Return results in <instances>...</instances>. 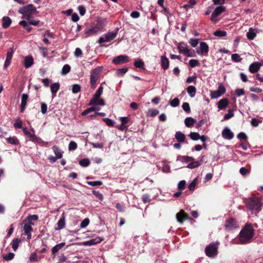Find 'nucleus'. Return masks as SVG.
Segmentation results:
<instances>
[{
  "label": "nucleus",
  "instance_id": "20",
  "mask_svg": "<svg viewBox=\"0 0 263 263\" xmlns=\"http://www.w3.org/2000/svg\"><path fill=\"white\" fill-rule=\"evenodd\" d=\"M65 227V217L63 214L62 217L59 220L57 226L55 227V230H61L64 229Z\"/></svg>",
  "mask_w": 263,
  "mask_h": 263
},
{
  "label": "nucleus",
  "instance_id": "50",
  "mask_svg": "<svg viewBox=\"0 0 263 263\" xmlns=\"http://www.w3.org/2000/svg\"><path fill=\"white\" fill-rule=\"evenodd\" d=\"M222 95L217 90L215 91H213L211 92V98L212 99H216L222 96Z\"/></svg>",
  "mask_w": 263,
  "mask_h": 263
},
{
  "label": "nucleus",
  "instance_id": "4",
  "mask_svg": "<svg viewBox=\"0 0 263 263\" xmlns=\"http://www.w3.org/2000/svg\"><path fill=\"white\" fill-rule=\"evenodd\" d=\"M103 87H102V84H101L93 95L92 98L91 99L88 104L89 105H105V103L104 100L103 99L100 98V97L103 93Z\"/></svg>",
  "mask_w": 263,
  "mask_h": 263
},
{
  "label": "nucleus",
  "instance_id": "19",
  "mask_svg": "<svg viewBox=\"0 0 263 263\" xmlns=\"http://www.w3.org/2000/svg\"><path fill=\"white\" fill-rule=\"evenodd\" d=\"M222 136L226 139L231 140L233 138L234 134L229 128L226 127L222 132Z\"/></svg>",
  "mask_w": 263,
  "mask_h": 263
},
{
  "label": "nucleus",
  "instance_id": "9",
  "mask_svg": "<svg viewBox=\"0 0 263 263\" xmlns=\"http://www.w3.org/2000/svg\"><path fill=\"white\" fill-rule=\"evenodd\" d=\"M239 227L237 221L233 218H229L227 219L224 223V228L227 231H232Z\"/></svg>",
  "mask_w": 263,
  "mask_h": 263
},
{
  "label": "nucleus",
  "instance_id": "6",
  "mask_svg": "<svg viewBox=\"0 0 263 263\" xmlns=\"http://www.w3.org/2000/svg\"><path fill=\"white\" fill-rule=\"evenodd\" d=\"M103 67L98 66L91 70L90 77V84L91 88L95 89L97 86V81L99 80Z\"/></svg>",
  "mask_w": 263,
  "mask_h": 263
},
{
  "label": "nucleus",
  "instance_id": "2",
  "mask_svg": "<svg viewBox=\"0 0 263 263\" xmlns=\"http://www.w3.org/2000/svg\"><path fill=\"white\" fill-rule=\"evenodd\" d=\"M254 230L250 224H247L241 230L239 239L241 243L248 242L254 235Z\"/></svg>",
  "mask_w": 263,
  "mask_h": 263
},
{
  "label": "nucleus",
  "instance_id": "24",
  "mask_svg": "<svg viewBox=\"0 0 263 263\" xmlns=\"http://www.w3.org/2000/svg\"><path fill=\"white\" fill-rule=\"evenodd\" d=\"M229 104V100L227 98H223L218 102V108L219 109H223L225 108Z\"/></svg>",
  "mask_w": 263,
  "mask_h": 263
},
{
  "label": "nucleus",
  "instance_id": "46",
  "mask_svg": "<svg viewBox=\"0 0 263 263\" xmlns=\"http://www.w3.org/2000/svg\"><path fill=\"white\" fill-rule=\"evenodd\" d=\"M190 137L193 140H198L200 138V136L198 133L191 132L189 135Z\"/></svg>",
  "mask_w": 263,
  "mask_h": 263
},
{
  "label": "nucleus",
  "instance_id": "62",
  "mask_svg": "<svg viewBox=\"0 0 263 263\" xmlns=\"http://www.w3.org/2000/svg\"><path fill=\"white\" fill-rule=\"evenodd\" d=\"M217 90L222 95H223L226 92V88L222 83L218 84Z\"/></svg>",
  "mask_w": 263,
  "mask_h": 263
},
{
  "label": "nucleus",
  "instance_id": "44",
  "mask_svg": "<svg viewBox=\"0 0 263 263\" xmlns=\"http://www.w3.org/2000/svg\"><path fill=\"white\" fill-rule=\"evenodd\" d=\"M79 164L82 166L86 167L89 165L90 161L87 158H84L80 160Z\"/></svg>",
  "mask_w": 263,
  "mask_h": 263
},
{
  "label": "nucleus",
  "instance_id": "37",
  "mask_svg": "<svg viewBox=\"0 0 263 263\" xmlns=\"http://www.w3.org/2000/svg\"><path fill=\"white\" fill-rule=\"evenodd\" d=\"M134 64L136 68H141L143 70L145 69L144 66V63L142 59L136 60L134 62Z\"/></svg>",
  "mask_w": 263,
  "mask_h": 263
},
{
  "label": "nucleus",
  "instance_id": "56",
  "mask_svg": "<svg viewBox=\"0 0 263 263\" xmlns=\"http://www.w3.org/2000/svg\"><path fill=\"white\" fill-rule=\"evenodd\" d=\"M77 144L74 141H70L68 145V149L69 151H73L77 149Z\"/></svg>",
  "mask_w": 263,
  "mask_h": 263
},
{
  "label": "nucleus",
  "instance_id": "64",
  "mask_svg": "<svg viewBox=\"0 0 263 263\" xmlns=\"http://www.w3.org/2000/svg\"><path fill=\"white\" fill-rule=\"evenodd\" d=\"M199 43L198 39H191L189 41V43L193 47H195L197 46Z\"/></svg>",
  "mask_w": 263,
  "mask_h": 263
},
{
  "label": "nucleus",
  "instance_id": "18",
  "mask_svg": "<svg viewBox=\"0 0 263 263\" xmlns=\"http://www.w3.org/2000/svg\"><path fill=\"white\" fill-rule=\"evenodd\" d=\"M13 50L12 48H10L7 51L6 58L4 65V67L5 69H7L8 66L10 64L11 61L12 60L13 56Z\"/></svg>",
  "mask_w": 263,
  "mask_h": 263
},
{
  "label": "nucleus",
  "instance_id": "52",
  "mask_svg": "<svg viewBox=\"0 0 263 263\" xmlns=\"http://www.w3.org/2000/svg\"><path fill=\"white\" fill-rule=\"evenodd\" d=\"M234 115V114L233 110L232 109H229L228 112L224 116L223 119L224 120H229L232 117H233Z\"/></svg>",
  "mask_w": 263,
  "mask_h": 263
},
{
  "label": "nucleus",
  "instance_id": "40",
  "mask_svg": "<svg viewBox=\"0 0 263 263\" xmlns=\"http://www.w3.org/2000/svg\"><path fill=\"white\" fill-rule=\"evenodd\" d=\"M23 123L22 121L21 120L20 118H17L15 120V123L13 124V126L16 129H23L22 127Z\"/></svg>",
  "mask_w": 263,
  "mask_h": 263
},
{
  "label": "nucleus",
  "instance_id": "23",
  "mask_svg": "<svg viewBox=\"0 0 263 263\" xmlns=\"http://www.w3.org/2000/svg\"><path fill=\"white\" fill-rule=\"evenodd\" d=\"M118 31V28H117V30L115 32H110L104 34V35L105 37V41H106V42H109L114 40L117 35Z\"/></svg>",
  "mask_w": 263,
  "mask_h": 263
},
{
  "label": "nucleus",
  "instance_id": "11",
  "mask_svg": "<svg viewBox=\"0 0 263 263\" xmlns=\"http://www.w3.org/2000/svg\"><path fill=\"white\" fill-rule=\"evenodd\" d=\"M23 132L27 140L34 143L38 141L39 138L35 134L29 131L26 127L23 128Z\"/></svg>",
  "mask_w": 263,
  "mask_h": 263
},
{
  "label": "nucleus",
  "instance_id": "27",
  "mask_svg": "<svg viewBox=\"0 0 263 263\" xmlns=\"http://www.w3.org/2000/svg\"><path fill=\"white\" fill-rule=\"evenodd\" d=\"M65 245V242H61L55 245L51 249V253L52 255H54L57 253H58L63 247Z\"/></svg>",
  "mask_w": 263,
  "mask_h": 263
},
{
  "label": "nucleus",
  "instance_id": "57",
  "mask_svg": "<svg viewBox=\"0 0 263 263\" xmlns=\"http://www.w3.org/2000/svg\"><path fill=\"white\" fill-rule=\"evenodd\" d=\"M87 183L91 186H100L103 184L101 181H88Z\"/></svg>",
  "mask_w": 263,
  "mask_h": 263
},
{
  "label": "nucleus",
  "instance_id": "47",
  "mask_svg": "<svg viewBox=\"0 0 263 263\" xmlns=\"http://www.w3.org/2000/svg\"><path fill=\"white\" fill-rule=\"evenodd\" d=\"M189 65L191 67H194L200 65V63L198 60L196 59H191L189 61Z\"/></svg>",
  "mask_w": 263,
  "mask_h": 263
},
{
  "label": "nucleus",
  "instance_id": "51",
  "mask_svg": "<svg viewBox=\"0 0 263 263\" xmlns=\"http://www.w3.org/2000/svg\"><path fill=\"white\" fill-rule=\"evenodd\" d=\"M14 257V254L13 253L10 252L8 254L5 255L3 256V258L5 260H11L13 259Z\"/></svg>",
  "mask_w": 263,
  "mask_h": 263
},
{
  "label": "nucleus",
  "instance_id": "1",
  "mask_svg": "<svg viewBox=\"0 0 263 263\" xmlns=\"http://www.w3.org/2000/svg\"><path fill=\"white\" fill-rule=\"evenodd\" d=\"M246 204L252 213H257L260 210L263 203L261 202V198L257 197H252L246 200Z\"/></svg>",
  "mask_w": 263,
  "mask_h": 263
},
{
  "label": "nucleus",
  "instance_id": "22",
  "mask_svg": "<svg viewBox=\"0 0 263 263\" xmlns=\"http://www.w3.org/2000/svg\"><path fill=\"white\" fill-rule=\"evenodd\" d=\"M161 66L164 70H166L169 67L170 62L167 57L165 55H162L161 57Z\"/></svg>",
  "mask_w": 263,
  "mask_h": 263
},
{
  "label": "nucleus",
  "instance_id": "38",
  "mask_svg": "<svg viewBox=\"0 0 263 263\" xmlns=\"http://www.w3.org/2000/svg\"><path fill=\"white\" fill-rule=\"evenodd\" d=\"M187 92L191 97H194L196 92V87L194 86H189L186 89Z\"/></svg>",
  "mask_w": 263,
  "mask_h": 263
},
{
  "label": "nucleus",
  "instance_id": "14",
  "mask_svg": "<svg viewBox=\"0 0 263 263\" xmlns=\"http://www.w3.org/2000/svg\"><path fill=\"white\" fill-rule=\"evenodd\" d=\"M129 61V57L126 55H120L115 58L112 62L116 65L126 63Z\"/></svg>",
  "mask_w": 263,
  "mask_h": 263
},
{
  "label": "nucleus",
  "instance_id": "36",
  "mask_svg": "<svg viewBox=\"0 0 263 263\" xmlns=\"http://www.w3.org/2000/svg\"><path fill=\"white\" fill-rule=\"evenodd\" d=\"M60 88V84L59 83H54L50 85V90L52 93L54 95L56 94Z\"/></svg>",
  "mask_w": 263,
  "mask_h": 263
},
{
  "label": "nucleus",
  "instance_id": "10",
  "mask_svg": "<svg viewBox=\"0 0 263 263\" xmlns=\"http://www.w3.org/2000/svg\"><path fill=\"white\" fill-rule=\"evenodd\" d=\"M21 224L23 226L25 234L27 236V239L30 240L31 238V232L33 231V228H32L33 225L29 223V222H25L24 220L23 221Z\"/></svg>",
  "mask_w": 263,
  "mask_h": 263
},
{
  "label": "nucleus",
  "instance_id": "26",
  "mask_svg": "<svg viewBox=\"0 0 263 263\" xmlns=\"http://www.w3.org/2000/svg\"><path fill=\"white\" fill-rule=\"evenodd\" d=\"M52 148L55 155V157H57L58 159H61L62 158L63 152L62 151L58 146L54 145L52 146Z\"/></svg>",
  "mask_w": 263,
  "mask_h": 263
},
{
  "label": "nucleus",
  "instance_id": "34",
  "mask_svg": "<svg viewBox=\"0 0 263 263\" xmlns=\"http://www.w3.org/2000/svg\"><path fill=\"white\" fill-rule=\"evenodd\" d=\"M256 35L255 30L252 28H250L249 31L247 33V38L250 40H253Z\"/></svg>",
  "mask_w": 263,
  "mask_h": 263
},
{
  "label": "nucleus",
  "instance_id": "42",
  "mask_svg": "<svg viewBox=\"0 0 263 263\" xmlns=\"http://www.w3.org/2000/svg\"><path fill=\"white\" fill-rule=\"evenodd\" d=\"M200 165V163L198 161H195V160L192 161L190 163L187 165V167L189 168L193 169L198 167Z\"/></svg>",
  "mask_w": 263,
  "mask_h": 263
},
{
  "label": "nucleus",
  "instance_id": "28",
  "mask_svg": "<svg viewBox=\"0 0 263 263\" xmlns=\"http://www.w3.org/2000/svg\"><path fill=\"white\" fill-rule=\"evenodd\" d=\"M33 64V59L31 56H27L24 60V66L25 68L30 67Z\"/></svg>",
  "mask_w": 263,
  "mask_h": 263
},
{
  "label": "nucleus",
  "instance_id": "45",
  "mask_svg": "<svg viewBox=\"0 0 263 263\" xmlns=\"http://www.w3.org/2000/svg\"><path fill=\"white\" fill-rule=\"evenodd\" d=\"M19 242L20 240L17 238L14 239L12 240L11 246L14 251H15L18 247Z\"/></svg>",
  "mask_w": 263,
  "mask_h": 263
},
{
  "label": "nucleus",
  "instance_id": "48",
  "mask_svg": "<svg viewBox=\"0 0 263 263\" xmlns=\"http://www.w3.org/2000/svg\"><path fill=\"white\" fill-rule=\"evenodd\" d=\"M70 69H71V68L69 65H68V64L65 65L62 68V74H67L68 72H70Z\"/></svg>",
  "mask_w": 263,
  "mask_h": 263
},
{
  "label": "nucleus",
  "instance_id": "43",
  "mask_svg": "<svg viewBox=\"0 0 263 263\" xmlns=\"http://www.w3.org/2000/svg\"><path fill=\"white\" fill-rule=\"evenodd\" d=\"M232 60L235 62H240L242 60V58L237 53L232 54L231 55Z\"/></svg>",
  "mask_w": 263,
  "mask_h": 263
},
{
  "label": "nucleus",
  "instance_id": "3",
  "mask_svg": "<svg viewBox=\"0 0 263 263\" xmlns=\"http://www.w3.org/2000/svg\"><path fill=\"white\" fill-rule=\"evenodd\" d=\"M18 12L22 14V18L29 20L32 14L37 13V11L36 8L32 4H29L20 8Z\"/></svg>",
  "mask_w": 263,
  "mask_h": 263
},
{
  "label": "nucleus",
  "instance_id": "61",
  "mask_svg": "<svg viewBox=\"0 0 263 263\" xmlns=\"http://www.w3.org/2000/svg\"><path fill=\"white\" fill-rule=\"evenodd\" d=\"M41 112L43 114H45L47 111V104L44 102H41Z\"/></svg>",
  "mask_w": 263,
  "mask_h": 263
},
{
  "label": "nucleus",
  "instance_id": "29",
  "mask_svg": "<svg viewBox=\"0 0 263 263\" xmlns=\"http://www.w3.org/2000/svg\"><path fill=\"white\" fill-rule=\"evenodd\" d=\"M175 138L180 143L183 142L185 140V136L181 132H177L175 135Z\"/></svg>",
  "mask_w": 263,
  "mask_h": 263
},
{
  "label": "nucleus",
  "instance_id": "30",
  "mask_svg": "<svg viewBox=\"0 0 263 263\" xmlns=\"http://www.w3.org/2000/svg\"><path fill=\"white\" fill-rule=\"evenodd\" d=\"M196 122V120L192 117H187L184 120V124L187 127H192Z\"/></svg>",
  "mask_w": 263,
  "mask_h": 263
},
{
  "label": "nucleus",
  "instance_id": "55",
  "mask_svg": "<svg viewBox=\"0 0 263 263\" xmlns=\"http://www.w3.org/2000/svg\"><path fill=\"white\" fill-rule=\"evenodd\" d=\"M179 100L177 98H175L170 101V105L173 107H177L179 104Z\"/></svg>",
  "mask_w": 263,
  "mask_h": 263
},
{
  "label": "nucleus",
  "instance_id": "53",
  "mask_svg": "<svg viewBox=\"0 0 263 263\" xmlns=\"http://www.w3.org/2000/svg\"><path fill=\"white\" fill-rule=\"evenodd\" d=\"M235 95L236 97H240L245 95V90L242 88H237L235 90Z\"/></svg>",
  "mask_w": 263,
  "mask_h": 263
},
{
  "label": "nucleus",
  "instance_id": "39",
  "mask_svg": "<svg viewBox=\"0 0 263 263\" xmlns=\"http://www.w3.org/2000/svg\"><path fill=\"white\" fill-rule=\"evenodd\" d=\"M159 111L158 110L156 109H151L148 110L146 114L147 117H154L159 114Z\"/></svg>",
  "mask_w": 263,
  "mask_h": 263
},
{
  "label": "nucleus",
  "instance_id": "21",
  "mask_svg": "<svg viewBox=\"0 0 263 263\" xmlns=\"http://www.w3.org/2000/svg\"><path fill=\"white\" fill-rule=\"evenodd\" d=\"M28 99V95L26 93H23L21 98V112H23L26 105Z\"/></svg>",
  "mask_w": 263,
  "mask_h": 263
},
{
  "label": "nucleus",
  "instance_id": "32",
  "mask_svg": "<svg viewBox=\"0 0 263 263\" xmlns=\"http://www.w3.org/2000/svg\"><path fill=\"white\" fill-rule=\"evenodd\" d=\"M6 140L8 143L12 145H16L20 144L18 139L15 136L8 137Z\"/></svg>",
  "mask_w": 263,
  "mask_h": 263
},
{
  "label": "nucleus",
  "instance_id": "35",
  "mask_svg": "<svg viewBox=\"0 0 263 263\" xmlns=\"http://www.w3.org/2000/svg\"><path fill=\"white\" fill-rule=\"evenodd\" d=\"M99 109H100V108L98 107H95V106L91 107L89 108H87V109L84 110L82 112L81 115H82V116H86V115L89 114L91 112L98 111Z\"/></svg>",
  "mask_w": 263,
  "mask_h": 263
},
{
  "label": "nucleus",
  "instance_id": "31",
  "mask_svg": "<svg viewBox=\"0 0 263 263\" xmlns=\"http://www.w3.org/2000/svg\"><path fill=\"white\" fill-rule=\"evenodd\" d=\"M18 24L20 25L23 26V28L28 32L31 31L32 29V28L31 27V25L29 24V22L25 20L20 21Z\"/></svg>",
  "mask_w": 263,
  "mask_h": 263
},
{
  "label": "nucleus",
  "instance_id": "41",
  "mask_svg": "<svg viewBox=\"0 0 263 263\" xmlns=\"http://www.w3.org/2000/svg\"><path fill=\"white\" fill-rule=\"evenodd\" d=\"M227 32L225 31H222L220 30H217L213 33V35L218 37H224L227 35Z\"/></svg>",
  "mask_w": 263,
  "mask_h": 263
},
{
  "label": "nucleus",
  "instance_id": "59",
  "mask_svg": "<svg viewBox=\"0 0 263 263\" xmlns=\"http://www.w3.org/2000/svg\"><path fill=\"white\" fill-rule=\"evenodd\" d=\"M92 193L97 198H98L101 201L103 200V199H104L103 195L100 192L96 191H93Z\"/></svg>",
  "mask_w": 263,
  "mask_h": 263
},
{
  "label": "nucleus",
  "instance_id": "8",
  "mask_svg": "<svg viewBox=\"0 0 263 263\" xmlns=\"http://www.w3.org/2000/svg\"><path fill=\"white\" fill-rule=\"evenodd\" d=\"M219 243L213 242L210 243L205 248V253L209 257H214L218 254V248Z\"/></svg>",
  "mask_w": 263,
  "mask_h": 263
},
{
  "label": "nucleus",
  "instance_id": "33",
  "mask_svg": "<svg viewBox=\"0 0 263 263\" xmlns=\"http://www.w3.org/2000/svg\"><path fill=\"white\" fill-rule=\"evenodd\" d=\"M38 219V216L37 215H30L26 218H25L24 220L25 222H29V223L34 225V223L32 222V220L36 221Z\"/></svg>",
  "mask_w": 263,
  "mask_h": 263
},
{
  "label": "nucleus",
  "instance_id": "12",
  "mask_svg": "<svg viewBox=\"0 0 263 263\" xmlns=\"http://www.w3.org/2000/svg\"><path fill=\"white\" fill-rule=\"evenodd\" d=\"M176 218L180 223H182L185 220H193V219L190 217L183 210H180L179 212L177 213Z\"/></svg>",
  "mask_w": 263,
  "mask_h": 263
},
{
  "label": "nucleus",
  "instance_id": "60",
  "mask_svg": "<svg viewBox=\"0 0 263 263\" xmlns=\"http://www.w3.org/2000/svg\"><path fill=\"white\" fill-rule=\"evenodd\" d=\"M39 49L44 57H46L48 55V52L47 48L44 47H39Z\"/></svg>",
  "mask_w": 263,
  "mask_h": 263
},
{
  "label": "nucleus",
  "instance_id": "13",
  "mask_svg": "<svg viewBox=\"0 0 263 263\" xmlns=\"http://www.w3.org/2000/svg\"><path fill=\"white\" fill-rule=\"evenodd\" d=\"M226 8L224 6H220L217 7L212 13L211 20L212 22H216L217 21V16L224 12Z\"/></svg>",
  "mask_w": 263,
  "mask_h": 263
},
{
  "label": "nucleus",
  "instance_id": "15",
  "mask_svg": "<svg viewBox=\"0 0 263 263\" xmlns=\"http://www.w3.org/2000/svg\"><path fill=\"white\" fill-rule=\"evenodd\" d=\"M209 52V46L204 42L200 43V47L197 49V52L199 55H202L204 53L207 54Z\"/></svg>",
  "mask_w": 263,
  "mask_h": 263
},
{
  "label": "nucleus",
  "instance_id": "7",
  "mask_svg": "<svg viewBox=\"0 0 263 263\" xmlns=\"http://www.w3.org/2000/svg\"><path fill=\"white\" fill-rule=\"evenodd\" d=\"M177 49L180 53L183 54L186 57H194L195 56L194 51H192L191 49H189L187 44L184 42L179 43L177 45Z\"/></svg>",
  "mask_w": 263,
  "mask_h": 263
},
{
  "label": "nucleus",
  "instance_id": "17",
  "mask_svg": "<svg viewBox=\"0 0 263 263\" xmlns=\"http://www.w3.org/2000/svg\"><path fill=\"white\" fill-rule=\"evenodd\" d=\"M262 64L260 62H255L250 64L249 67V71L251 73H255L258 72Z\"/></svg>",
  "mask_w": 263,
  "mask_h": 263
},
{
  "label": "nucleus",
  "instance_id": "49",
  "mask_svg": "<svg viewBox=\"0 0 263 263\" xmlns=\"http://www.w3.org/2000/svg\"><path fill=\"white\" fill-rule=\"evenodd\" d=\"M182 109L187 114L191 112V108L190 107V105L187 102H184L183 103L182 105Z\"/></svg>",
  "mask_w": 263,
  "mask_h": 263
},
{
  "label": "nucleus",
  "instance_id": "63",
  "mask_svg": "<svg viewBox=\"0 0 263 263\" xmlns=\"http://www.w3.org/2000/svg\"><path fill=\"white\" fill-rule=\"evenodd\" d=\"M103 121L105 122L106 125L109 126H113L114 125V121L109 118H104Z\"/></svg>",
  "mask_w": 263,
  "mask_h": 263
},
{
  "label": "nucleus",
  "instance_id": "58",
  "mask_svg": "<svg viewBox=\"0 0 263 263\" xmlns=\"http://www.w3.org/2000/svg\"><path fill=\"white\" fill-rule=\"evenodd\" d=\"M81 86L79 84H74L72 87V91L73 93H76L80 91Z\"/></svg>",
  "mask_w": 263,
  "mask_h": 263
},
{
  "label": "nucleus",
  "instance_id": "16",
  "mask_svg": "<svg viewBox=\"0 0 263 263\" xmlns=\"http://www.w3.org/2000/svg\"><path fill=\"white\" fill-rule=\"evenodd\" d=\"M103 238L100 237H97L93 239H91L88 241H84L82 244L85 246H90L93 245H96L98 243H100L102 241H103Z\"/></svg>",
  "mask_w": 263,
  "mask_h": 263
},
{
  "label": "nucleus",
  "instance_id": "25",
  "mask_svg": "<svg viewBox=\"0 0 263 263\" xmlns=\"http://www.w3.org/2000/svg\"><path fill=\"white\" fill-rule=\"evenodd\" d=\"M11 23L12 21L9 16H5L3 17L2 25L4 28H8Z\"/></svg>",
  "mask_w": 263,
  "mask_h": 263
},
{
  "label": "nucleus",
  "instance_id": "54",
  "mask_svg": "<svg viewBox=\"0 0 263 263\" xmlns=\"http://www.w3.org/2000/svg\"><path fill=\"white\" fill-rule=\"evenodd\" d=\"M196 4V2L195 0H189L188 4L184 5L183 7L186 9L191 8L194 6H195Z\"/></svg>",
  "mask_w": 263,
  "mask_h": 263
},
{
  "label": "nucleus",
  "instance_id": "5",
  "mask_svg": "<svg viewBox=\"0 0 263 263\" xmlns=\"http://www.w3.org/2000/svg\"><path fill=\"white\" fill-rule=\"evenodd\" d=\"M104 24L101 21H98L97 24L90 28H86L84 31L85 37H88L93 35L97 34L100 31L104 28Z\"/></svg>",
  "mask_w": 263,
  "mask_h": 263
}]
</instances>
